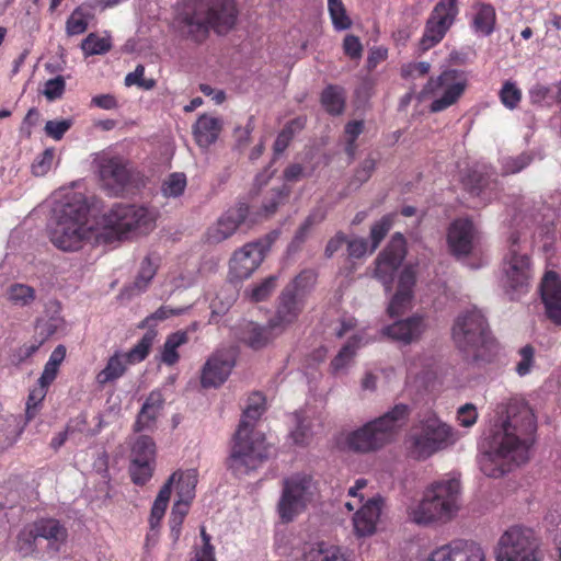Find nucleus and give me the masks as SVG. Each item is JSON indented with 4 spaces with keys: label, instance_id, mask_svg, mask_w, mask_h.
I'll list each match as a JSON object with an SVG mask.
<instances>
[{
    "label": "nucleus",
    "instance_id": "obj_1",
    "mask_svg": "<svg viewBox=\"0 0 561 561\" xmlns=\"http://www.w3.org/2000/svg\"><path fill=\"white\" fill-rule=\"evenodd\" d=\"M494 412L497 430L489 437V450L483 456L527 454L537 433V417L530 405L514 397L497 403Z\"/></svg>",
    "mask_w": 561,
    "mask_h": 561
},
{
    "label": "nucleus",
    "instance_id": "obj_2",
    "mask_svg": "<svg viewBox=\"0 0 561 561\" xmlns=\"http://www.w3.org/2000/svg\"><path fill=\"white\" fill-rule=\"evenodd\" d=\"M238 18L233 0H184L179 22L195 42L204 41L213 28L218 34L230 31Z\"/></svg>",
    "mask_w": 561,
    "mask_h": 561
},
{
    "label": "nucleus",
    "instance_id": "obj_3",
    "mask_svg": "<svg viewBox=\"0 0 561 561\" xmlns=\"http://www.w3.org/2000/svg\"><path fill=\"white\" fill-rule=\"evenodd\" d=\"M461 484L458 478H447L428 485L422 500L408 510L411 522L417 525L445 524L460 510Z\"/></svg>",
    "mask_w": 561,
    "mask_h": 561
},
{
    "label": "nucleus",
    "instance_id": "obj_4",
    "mask_svg": "<svg viewBox=\"0 0 561 561\" xmlns=\"http://www.w3.org/2000/svg\"><path fill=\"white\" fill-rule=\"evenodd\" d=\"M410 413L411 409L408 404H396L381 416L350 433L346 438L350 449L356 453H370L390 444Z\"/></svg>",
    "mask_w": 561,
    "mask_h": 561
},
{
    "label": "nucleus",
    "instance_id": "obj_5",
    "mask_svg": "<svg viewBox=\"0 0 561 561\" xmlns=\"http://www.w3.org/2000/svg\"><path fill=\"white\" fill-rule=\"evenodd\" d=\"M57 220L50 231V241L64 251H76L91 231L87 227L89 205L81 194H75L56 210Z\"/></svg>",
    "mask_w": 561,
    "mask_h": 561
},
{
    "label": "nucleus",
    "instance_id": "obj_6",
    "mask_svg": "<svg viewBox=\"0 0 561 561\" xmlns=\"http://www.w3.org/2000/svg\"><path fill=\"white\" fill-rule=\"evenodd\" d=\"M451 336L460 351L476 359L483 358L485 352H491L495 347L488 321L477 308L467 310L456 318Z\"/></svg>",
    "mask_w": 561,
    "mask_h": 561
},
{
    "label": "nucleus",
    "instance_id": "obj_7",
    "mask_svg": "<svg viewBox=\"0 0 561 561\" xmlns=\"http://www.w3.org/2000/svg\"><path fill=\"white\" fill-rule=\"evenodd\" d=\"M265 410L266 399L263 393H251L234 434L230 456H267L270 454L264 435L254 430Z\"/></svg>",
    "mask_w": 561,
    "mask_h": 561
},
{
    "label": "nucleus",
    "instance_id": "obj_8",
    "mask_svg": "<svg viewBox=\"0 0 561 561\" xmlns=\"http://www.w3.org/2000/svg\"><path fill=\"white\" fill-rule=\"evenodd\" d=\"M99 176L101 187L113 197L135 194L145 186L142 173L119 156L102 158L99 162Z\"/></svg>",
    "mask_w": 561,
    "mask_h": 561
},
{
    "label": "nucleus",
    "instance_id": "obj_9",
    "mask_svg": "<svg viewBox=\"0 0 561 561\" xmlns=\"http://www.w3.org/2000/svg\"><path fill=\"white\" fill-rule=\"evenodd\" d=\"M468 85L466 72L456 68H446L438 76L430 77L420 92V96L435 98L431 105L432 113L445 111L456 104L465 93Z\"/></svg>",
    "mask_w": 561,
    "mask_h": 561
},
{
    "label": "nucleus",
    "instance_id": "obj_10",
    "mask_svg": "<svg viewBox=\"0 0 561 561\" xmlns=\"http://www.w3.org/2000/svg\"><path fill=\"white\" fill-rule=\"evenodd\" d=\"M103 227L122 239L128 232L147 233L154 227V217L151 211L144 207L130 204H114L103 215Z\"/></svg>",
    "mask_w": 561,
    "mask_h": 561
},
{
    "label": "nucleus",
    "instance_id": "obj_11",
    "mask_svg": "<svg viewBox=\"0 0 561 561\" xmlns=\"http://www.w3.org/2000/svg\"><path fill=\"white\" fill-rule=\"evenodd\" d=\"M410 438L420 453L435 454L458 440V432L437 415L431 414L413 426Z\"/></svg>",
    "mask_w": 561,
    "mask_h": 561
},
{
    "label": "nucleus",
    "instance_id": "obj_12",
    "mask_svg": "<svg viewBox=\"0 0 561 561\" xmlns=\"http://www.w3.org/2000/svg\"><path fill=\"white\" fill-rule=\"evenodd\" d=\"M277 513L283 523L293 522L311 501L316 486L310 474L295 473L283 480Z\"/></svg>",
    "mask_w": 561,
    "mask_h": 561
},
{
    "label": "nucleus",
    "instance_id": "obj_13",
    "mask_svg": "<svg viewBox=\"0 0 561 561\" xmlns=\"http://www.w3.org/2000/svg\"><path fill=\"white\" fill-rule=\"evenodd\" d=\"M496 561H539V540L533 529L512 526L499 538Z\"/></svg>",
    "mask_w": 561,
    "mask_h": 561
},
{
    "label": "nucleus",
    "instance_id": "obj_14",
    "mask_svg": "<svg viewBox=\"0 0 561 561\" xmlns=\"http://www.w3.org/2000/svg\"><path fill=\"white\" fill-rule=\"evenodd\" d=\"M510 241V250L502 263L501 282L505 293L515 300L528 291L533 272L530 257L527 254H520L516 249L518 236L512 233Z\"/></svg>",
    "mask_w": 561,
    "mask_h": 561
},
{
    "label": "nucleus",
    "instance_id": "obj_15",
    "mask_svg": "<svg viewBox=\"0 0 561 561\" xmlns=\"http://www.w3.org/2000/svg\"><path fill=\"white\" fill-rule=\"evenodd\" d=\"M156 336L157 332L154 330H148L128 352H114L108 357L105 367L96 374V383L101 388L113 383L125 375L128 365H135L145 360L149 355Z\"/></svg>",
    "mask_w": 561,
    "mask_h": 561
},
{
    "label": "nucleus",
    "instance_id": "obj_16",
    "mask_svg": "<svg viewBox=\"0 0 561 561\" xmlns=\"http://www.w3.org/2000/svg\"><path fill=\"white\" fill-rule=\"evenodd\" d=\"M277 232H271L234 251L229 263V274L231 278L236 280L249 278L262 264L266 253L277 239Z\"/></svg>",
    "mask_w": 561,
    "mask_h": 561
},
{
    "label": "nucleus",
    "instance_id": "obj_17",
    "mask_svg": "<svg viewBox=\"0 0 561 561\" xmlns=\"http://www.w3.org/2000/svg\"><path fill=\"white\" fill-rule=\"evenodd\" d=\"M458 13V0H439L426 21L420 49L426 51L438 44L454 24Z\"/></svg>",
    "mask_w": 561,
    "mask_h": 561
},
{
    "label": "nucleus",
    "instance_id": "obj_18",
    "mask_svg": "<svg viewBox=\"0 0 561 561\" xmlns=\"http://www.w3.org/2000/svg\"><path fill=\"white\" fill-rule=\"evenodd\" d=\"M405 255V239L402 233L396 232L375 262V276L382 283L387 293L391 290L394 273L402 264Z\"/></svg>",
    "mask_w": 561,
    "mask_h": 561
},
{
    "label": "nucleus",
    "instance_id": "obj_19",
    "mask_svg": "<svg viewBox=\"0 0 561 561\" xmlns=\"http://www.w3.org/2000/svg\"><path fill=\"white\" fill-rule=\"evenodd\" d=\"M236 365V352L232 348L216 351L205 363L201 383L204 388L221 386Z\"/></svg>",
    "mask_w": 561,
    "mask_h": 561
},
{
    "label": "nucleus",
    "instance_id": "obj_20",
    "mask_svg": "<svg viewBox=\"0 0 561 561\" xmlns=\"http://www.w3.org/2000/svg\"><path fill=\"white\" fill-rule=\"evenodd\" d=\"M426 561H486L480 543L456 539L435 549Z\"/></svg>",
    "mask_w": 561,
    "mask_h": 561
},
{
    "label": "nucleus",
    "instance_id": "obj_21",
    "mask_svg": "<svg viewBox=\"0 0 561 561\" xmlns=\"http://www.w3.org/2000/svg\"><path fill=\"white\" fill-rule=\"evenodd\" d=\"M415 284L416 268L407 265L399 275L397 290L387 308L389 317H399L412 307Z\"/></svg>",
    "mask_w": 561,
    "mask_h": 561
},
{
    "label": "nucleus",
    "instance_id": "obj_22",
    "mask_svg": "<svg viewBox=\"0 0 561 561\" xmlns=\"http://www.w3.org/2000/svg\"><path fill=\"white\" fill-rule=\"evenodd\" d=\"M477 230L469 218L455 219L447 232V243L453 255L467 256L473 249Z\"/></svg>",
    "mask_w": 561,
    "mask_h": 561
},
{
    "label": "nucleus",
    "instance_id": "obj_23",
    "mask_svg": "<svg viewBox=\"0 0 561 561\" xmlns=\"http://www.w3.org/2000/svg\"><path fill=\"white\" fill-rule=\"evenodd\" d=\"M249 215V206L239 203L236 207L229 208L217 222L209 227L206 232V240L209 243H219L231 237Z\"/></svg>",
    "mask_w": 561,
    "mask_h": 561
},
{
    "label": "nucleus",
    "instance_id": "obj_24",
    "mask_svg": "<svg viewBox=\"0 0 561 561\" xmlns=\"http://www.w3.org/2000/svg\"><path fill=\"white\" fill-rule=\"evenodd\" d=\"M426 330L423 316L413 314L407 319L394 321L382 329V334L391 341L410 345L421 339Z\"/></svg>",
    "mask_w": 561,
    "mask_h": 561
},
{
    "label": "nucleus",
    "instance_id": "obj_25",
    "mask_svg": "<svg viewBox=\"0 0 561 561\" xmlns=\"http://www.w3.org/2000/svg\"><path fill=\"white\" fill-rule=\"evenodd\" d=\"M305 307V301L291 294L290 289H283L277 301L274 317L270 319L271 327L276 328V333H283L294 324Z\"/></svg>",
    "mask_w": 561,
    "mask_h": 561
},
{
    "label": "nucleus",
    "instance_id": "obj_26",
    "mask_svg": "<svg viewBox=\"0 0 561 561\" xmlns=\"http://www.w3.org/2000/svg\"><path fill=\"white\" fill-rule=\"evenodd\" d=\"M540 294L547 318L556 325H561V278L557 272H546L540 284Z\"/></svg>",
    "mask_w": 561,
    "mask_h": 561
},
{
    "label": "nucleus",
    "instance_id": "obj_27",
    "mask_svg": "<svg viewBox=\"0 0 561 561\" xmlns=\"http://www.w3.org/2000/svg\"><path fill=\"white\" fill-rule=\"evenodd\" d=\"M383 500L380 496L369 499L353 516L354 533L358 537L371 536L376 531Z\"/></svg>",
    "mask_w": 561,
    "mask_h": 561
},
{
    "label": "nucleus",
    "instance_id": "obj_28",
    "mask_svg": "<svg viewBox=\"0 0 561 561\" xmlns=\"http://www.w3.org/2000/svg\"><path fill=\"white\" fill-rule=\"evenodd\" d=\"M165 399L161 390H152L146 398L134 424L135 432L152 431L164 408Z\"/></svg>",
    "mask_w": 561,
    "mask_h": 561
},
{
    "label": "nucleus",
    "instance_id": "obj_29",
    "mask_svg": "<svg viewBox=\"0 0 561 561\" xmlns=\"http://www.w3.org/2000/svg\"><path fill=\"white\" fill-rule=\"evenodd\" d=\"M276 332L277 329L271 327L270 320L266 325L250 321L241 329V341L253 350H261L280 334Z\"/></svg>",
    "mask_w": 561,
    "mask_h": 561
},
{
    "label": "nucleus",
    "instance_id": "obj_30",
    "mask_svg": "<svg viewBox=\"0 0 561 561\" xmlns=\"http://www.w3.org/2000/svg\"><path fill=\"white\" fill-rule=\"evenodd\" d=\"M470 26L481 36H490L496 25V11L490 3L477 2L471 7Z\"/></svg>",
    "mask_w": 561,
    "mask_h": 561
},
{
    "label": "nucleus",
    "instance_id": "obj_31",
    "mask_svg": "<svg viewBox=\"0 0 561 561\" xmlns=\"http://www.w3.org/2000/svg\"><path fill=\"white\" fill-rule=\"evenodd\" d=\"M67 536V529L57 519H41L35 524V539L43 538L47 540L48 547L54 551L60 549Z\"/></svg>",
    "mask_w": 561,
    "mask_h": 561
},
{
    "label": "nucleus",
    "instance_id": "obj_32",
    "mask_svg": "<svg viewBox=\"0 0 561 561\" xmlns=\"http://www.w3.org/2000/svg\"><path fill=\"white\" fill-rule=\"evenodd\" d=\"M220 130L221 124L218 118L202 115L194 125V137L199 147L208 148L217 140Z\"/></svg>",
    "mask_w": 561,
    "mask_h": 561
},
{
    "label": "nucleus",
    "instance_id": "obj_33",
    "mask_svg": "<svg viewBox=\"0 0 561 561\" xmlns=\"http://www.w3.org/2000/svg\"><path fill=\"white\" fill-rule=\"evenodd\" d=\"M94 19V9L87 1L78 5L66 21V33L68 36L83 34L89 26V22Z\"/></svg>",
    "mask_w": 561,
    "mask_h": 561
},
{
    "label": "nucleus",
    "instance_id": "obj_34",
    "mask_svg": "<svg viewBox=\"0 0 561 561\" xmlns=\"http://www.w3.org/2000/svg\"><path fill=\"white\" fill-rule=\"evenodd\" d=\"M345 90L335 84H329L323 89L320 102L327 113L333 116L341 115L345 108Z\"/></svg>",
    "mask_w": 561,
    "mask_h": 561
},
{
    "label": "nucleus",
    "instance_id": "obj_35",
    "mask_svg": "<svg viewBox=\"0 0 561 561\" xmlns=\"http://www.w3.org/2000/svg\"><path fill=\"white\" fill-rule=\"evenodd\" d=\"M188 342L186 331H176L167 336L161 351L160 360L167 366H173L180 360L178 348Z\"/></svg>",
    "mask_w": 561,
    "mask_h": 561
},
{
    "label": "nucleus",
    "instance_id": "obj_36",
    "mask_svg": "<svg viewBox=\"0 0 561 561\" xmlns=\"http://www.w3.org/2000/svg\"><path fill=\"white\" fill-rule=\"evenodd\" d=\"M169 479L172 484L176 483L178 497L193 500L197 484V471L195 469L178 470Z\"/></svg>",
    "mask_w": 561,
    "mask_h": 561
},
{
    "label": "nucleus",
    "instance_id": "obj_37",
    "mask_svg": "<svg viewBox=\"0 0 561 561\" xmlns=\"http://www.w3.org/2000/svg\"><path fill=\"white\" fill-rule=\"evenodd\" d=\"M111 36H100L98 33H90L82 42L81 49L84 56L104 55L112 49Z\"/></svg>",
    "mask_w": 561,
    "mask_h": 561
},
{
    "label": "nucleus",
    "instance_id": "obj_38",
    "mask_svg": "<svg viewBox=\"0 0 561 561\" xmlns=\"http://www.w3.org/2000/svg\"><path fill=\"white\" fill-rule=\"evenodd\" d=\"M36 291L33 287L15 283L12 284L7 291V299L10 304L18 307H26L34 302Z\"/></svg>",
    "mask_w": 561,
    "mask_h": 561
},
{
    "label": "nucleus",
    "instance_id": "obj_39",
    "mask_svg": "<svg viewBox=\"0 0 561 561\" xmlns=\"http://www.w3.org/2000/svg\"><path fill=\"white\" fill-rule=\"evenodd\" d=\"M480 470L490 478H500L510 472L513 467V458H480Z\"/></svg>",
    "mask_w": 561,
    "mask_h": 561
},
{
    "label": "nucleus",
    "instance_id": "obj_40",
    "mask_svg": "<svg viewBox=\"0 0 561 561\" xmlns=\"http://www.w3.org/2000/svg\"><path fill=\"white\" fill-rule=\"evenodd\" d=\"M316 283V274L311 270L299 273L284 289H290L291 294L305 301V297Z\"/></svg>",
    "mask_w": 561,
    "mask_h": 561
},
{
    "label": "nucleus",
    "instance_id": "obj_41",
    "mask_svg": "<svg viewBox=\"0 0 561 561\" xmlns=\"http://www.w3.org/2000/svg\"><path fill=\"white\" fill-rule=\"evenodd\" d=\"M64 324V319L59 312V306L56 305L54 313L48 318H39L36 321V332L39 337L45 342L48 337L54 335Z\"/></svg>",
    "mask_w": 561,
    "mask_h": 561
},
{
    "label": "nucleus",
    "instance_id": "obj_42",
    "mask_svg": "<svg viewBox=\"0 0 561 561\" xmlns=\"http://www.w3.org/2000/svg\"><path fill=\"white\" fill-rule=\"evenodd\" d=\"M362 337L359 335L351 336L337 355L332 359L331 367L334 371L344 368L354 357L356 350L360 346Z\"/></svg>",
    "mask_w": 561,
    "mask_h": 561
},
{
    "label": "nucleus",
    "instance_id": "obj_43",
    "mask_svg": "<svg viewBox=\"0 0 561 561\" xmlns=\"http://www.w3.org/2000/svg\"><path fill=\"white\" fill-rule=\"evenodd\" d=\"M396 214H387L370 228V252H374L393 226Z\"/></svg>",
    "mask_w": 561,
    "mask_h": 561
},
{
    "label": "nucleus",
    "instance_id": "obj_44",
    "mask_svg": "<svg viewBox=\"0 0 561 561\" xmlns=\"http://www.w3.org/2000/svg\"><path fill=\"white\" fill-rule=\"evenodd\" d=\"M328 10L335 30L344 31L352 26V20L342 0H328Z\"/></svg>",
    "mask_w": 561,
    "mask_h": 561
},
{
    "label": "nucleus",
    "instance_id": "obj_45",
    "mask_svg": "<svg viewBox=\"0 0 561 561\" xmlns=\"http://www.w3.org/2000/svg\"><path fill=\"white\" fill-rule=\"evenodd\" d=\"M156 273L157 265L152 263L149 256H146L140 263V267L131 289L136 290L137 294L145 291L154 277Z\"/></svg>",
    "mask_w": 561,
    "mask_h": 561
},
{
    "label": "nucleus",
    "instance_id": "obj_46",
    "mask_svg": "<svg viewBox=\"0 0 561 561\" xmlns=\"http://www.w3.org/2000/svg\"><path fill=\"white\" fill-rule=\"evenodd\" d=\"M491 176L488 171L470 170L463 179L465 187L473 195H481L490 185Z\"/></svg>",
    "mask_w": 561,
    "mask_h": 561
},
{
    "label": "nucleus",
    "instance_id": "obj_47",
    "mask_svg": "<svg viewBox=\"0 0 561 561\" xmlns=\"http://www.w3.org/2000/svg\"><path fill=\"white\" fill-rule=\"evenodd\" d=\"M129 474L135 484L144 485L152 476V465L148 458H133Z\"/></svg>",
    "mask_w": 561,
    "mask_h": 561
},
{
    "label": "nucleus",
    "instance_id": "obj_48",
    "mask_svg": "<svg viewBox=\"0 0 561 561\" xmlns=\"http://www.w3.org/2000/svg\"><path fill=\"white\" fill-rule=\"evenodd\" d=\"M48 389L49 388L37 382V385L30 390L25 409L26 422L32 421L37 415Z\"/></svg>",
    "mask_w": 561,
    "mask_h": 561
},
{
    "label": "nucleus",
    "instance_id": "obj_49",
    "mask_svg": "<svg viewBox=\"0 0 561 561\" xmlns=\"http://www.w3.org/2000/svg\"><path fill=\"white\" fill-rule=\"evenodd\" d=\"M187 181L182 172L171 173L162 183L161 191L165 197H180L183 195Z\"/></svg>",
    "mask_w": 561,
    "mask_h": 561
},
{
    "label": "nucleus",
    "instance_id": "obj_50",
    "mask_svg": "<svg viewBox=\"0 0 561 561\" xmlns=\"http://www.w3.org/2000/svg\"><path fill=\"white\" fill-rule=\"evenodd\" d=\"M289 188H287L285 185H282L278 188H273L270 192L268 197L265 198V201L262 204V210L265 216H271L275 214L278 206L280 204H284L285 201L289 196Z\"/></svg>",
    "mask_w": 561,
    "mask_h": 561
},
{
    "label": "nucleus",
    "instance_id": "obj_51",
    "mask_svg": "<svg viewBox=\"0 0 561 561\" xmlns=\"http://www.w3.org/2000/svg\"><path fill=\"white\" fill-rule=\"evenodd\" d=\"M262 459L263 458H229L228 468L234 476L241 478L256 470L261 466Z\"/></svg>",
    "mask_w": 561,
    "mask_h": 561
},
{
    "label": "nucleus",
    "instance_id": "obj_52",
    "mask_svg": "<svg viewBox=\"0 0 561 561\" xmlns=\"http://www.w3.org/2000/svg\"><path fill=\"white\" fill-rule=\"evenodd\" d=\"M499 96L505 107L514 110L522 100V91L514 82L505 81L500 90Z\"/></svg>",
    "mask_w": 561,
    "mask_h": 561
},
{
    "label": "nucleus",
    "instance_id": "obj_53",
    "mask_svg": "<svg viewBox=\"0 0 561 561\" xmlns=\"http://www.w3.org/2000/svg\"><path fill=\"white\" fill-rule=\"evenodd\" d=\"M278 277L271 275L263 279L260 284L253 286L250 298L254 302L265 301L270 298L276 288Z\"/></svg>",
    "mask_w": 561,
    "mask_h": 561
},
{
    "label": "nucleus",
    "instance_id": "obj_54",
    "mask_svg": "<svg viewBox=\"0 0 561 561\" xmlns=\"http://www.w3.org/2000/svg\"><path fill=\"white\" fill-rule=\"evenodd\" d=\"M55 158L54 148L45 149L39 156H37L32 163V173L35 176H44L46 175L53 165V161Z\"/></svg>",
    "mask_w": 561,
    "mask_h": 561
},
{
    "label": "nucleus",
    "instance_id": "obj_55",
    "mask_svg": "<svg viewBox=\"0 0 561 561\" xmlns=\"http://www.w3.org/2000/svg\"><path fill=\"white\" fill-rule=\"evenodd\" d=\"M431 70L427 61L403 64L400 69L401 77L405 80H415L426 76Z\"/></svg>",
    "mask_w": 561,
    "mask_h": 561
},
{
    "label": "nucleus",
    "instance_id": "obj_56",
    "mask_svg": "<svg viewBox=\"0 0 561 561\" xmlns=\"http://www.w3.org/2000/svg\"><path fill=\"white\" fill-rule=\"evenodd\" d=\"M66 90V81L62 76H57L45 82L42 93L48 101L60 99Z\"/></svg>",
    "mask_w": 561,
    "mask_h": 561
},
{
    "label": "nucleus",
    "instance_id": "obj_57",
    "mask_svg": "<svg viewBox=\"0 0 561 561\" xmlns=\"http://www.w3.org/2000/svg\"><path fill=\"white\" fill-rule=\"evenodd\" d=\"M71 126V119L47 121L44 130L54 140H60Z\"/></svg>",
    "mask_w": 561,
    "mask_h": 561
},
{
    "label": "nucleus",
    "instance_id": "obj_58",
    "mask_svg": "<svg viewBox=\"0 0 561 561\" xmlns=\"http://www.w3.org/2000/svg\"><path fill=\"white\" fill-rule=\"evenodd\" d=\"M133 456H154L156 443L147 435L138 436L131 445Z\"/></svg>",
    "mask_w": 561,
    "mask_h": 561
},
{
    "label": "nucleus",
    "instance_id": "obj_59",
    "mask_svg": "<svg viewBox=\"0 0 561 561\" xmlns=\"http://www.w3.org/2000/svg\"><path fill=\"white\" fill-rule=\"evenodd\" d=\"M478 411L474 404L466 403L457 410V422L462 427H471L477 423Z\"/></svg>",
    "mask_w": 561,
    "mask_h": 561
},
{
    "label": "nucleus",
    "instance_id": "obj_60",
    "mask_svg": "<svg viewBox=\"0 0 561 561\" xmlns=\"http://www.w3.org/2000/svg\"><path fill=\"white\" fill-rule=\"evenodd\" d=\"M306 560L307 561H344V558L336 548L330 547V548H325V549L311 550L307 554Z\"/></svg>",
    "mask_w": 561,
    "mask_h": 561
},
{
    "label": "nucleus",
    "instance_id": "obj_61",
    "mask_svg": "<svg viewBox=\"0 0 561 561\" xmlns=\"http://www.w3.org/2000/svg\"><path fill=\"white\" fill-rule=\"evenodd\" d=\"M535 350L531 345H525L519 351L520 360L516 365V371L519 376H525L530 371L534 364Z\"/></svg>",
    "mask_w": 561,
    "mask_h": 561
},
{
    "label": "nucleus",
    "instance_id": "obj_62",
    "mask_svg": "<svg viewBox=\"0 0 561 561\" xmlns=\"http://www.w3.org/2000/svg\"><path fill=\"white\" fill-rule=\"evenodd\" d=\"M201 537L203 546L196 551L193 561H216L214 547L210 545V536L206 533L204 527L201 529Z\"/></svg>",
    "mask_w": 561,
    "mask_h": 561
},
{
    "label": "nucleus",
    "instance_id": "obj_63",
    "mask_svg": "<svg viewBox=\"0 0 561 561\" xmlns=\"http://www.w3.org/2000/svg\"><path fill=\"white\" fill-rule=\"evenodd\" d=\"M346 245L350 259H362L368 252V241L364 238H353L347 240Z\"/></svg>",
    "mask_w": 561,
    "mask_h": 561
},
{
    "label": "nucleus",
    "instance_id": "obj_64",
    "mask_svg": "<svg viewBox=\"0 0 561 561\" xmlns=\"http://www.w3.org/2000/svg\"><path fill=\"white\" fill-rule=\"evenodd\" d=\"M344 54L351 59H359L363 54V45L355 35H346L343 41Z\"/></svg>",
    "mask_w": 561,
    "mask_h": 561
}]
</instances>
